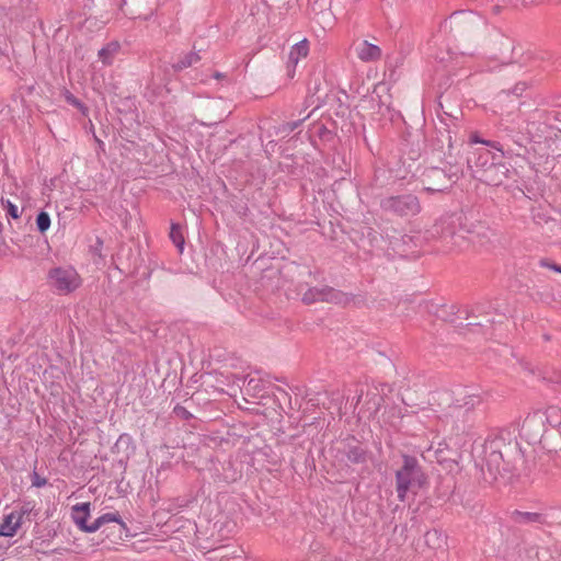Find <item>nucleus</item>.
<instances>
[{
    "instance_id": "nucleus-1",
    "label": "nucleus",
    "mask_w": 561,
    "mask_h": 561,
    "mask_svg": "<svg viewBox=\"0 0 561 561\" xmlns=\"http://www.w3.org/2000/svg\"><path fill=\"white\" fill-rule=\"evenodd\" d=\"M427 484V477L411 456H403L401 468L396 471V491L398 499L404 502L409 492L416 494L419 490Z\"/></svg>"
},
{
    "instance_id": "nucleus-2",
    "label": "nucleus",
    "mask_w": 561,
    "mask_h": 561,
    "mask_svg": "<svg viewBox=\"0 0 561 561\" xmlns=\"http://www.w3.org/2000/svg\"><path fill=\"white\" fill-rule=\"evenodd\" d=\"M494 149L496 152H493L490 149L477 150L474 152L477 156L476 165L484 168L491 160L492 163L490 168L485 170L484 180L489 184L500 185L507 178L508 169L502 163V159L504 157L503 150L497 146Z\"/></svg>"
},
{
    "instance_id": "nucleus-3",
    "label": "nucleus",
    "mask_w": 561,
    "mask_h": 561,
    "mask_svg": "<svg viewBox=\"0 0 561 561\" xmlns=\"http://www.w3.org/2000/svg\"><path fill=\"white\" fill-rule=\"evenodd\" d=\"M48 284L59 295H67L81 286L79 273L71 266H58L48 272Z\"/></svg>"
},
{
    "instance_id": "nucleus-4",
    "label": "nucleus",
    "mask_w": 561,
    "mask_h": 561,
    "mask_svg": "<svg viewBox=\"0 0 561 561\" xmlns=\"http://www.w3.org/2000/svg\"><path fill=\"white\" fill-rule=\"evenodd\" d=\"M465 219L466 218L462 214H453L445 216L440 218L439 221L436 224L437 232L440 234L442 238L454 237L461 230L471 232V230L465 226Z\"/></svg>"
},
{
    "instance_id": "nucleus-5",
    "label": "nucleus",
    "mask_w": 561,
    "mask_h": 561,
    "mask_svg": "<svg viewBox=\"0 0 561 561\" xmlns=\"http://www.w3.org/2000/svg\"><path fill=\"white\" fill-rule=\"evenodd\" d=\"M309 54V42L302 39L299 43L291 46L287 61V77L293 79L296 75V67L298 62L305 59Z\"/></svg>"
},
{
    "instance_id": "nucleus-6",
    "label": "nucleus",
    "mask_w": 561,
    "mask_h": 561,
    "mask_svg": "<svg viewBox=\"0 0 561 561\" xmlns=\"http://www.w3.org/2000/svg\"><path fill=\"white\" fill-rule=\"evenodd\" d=\"M26 510H15L8 514L0 524V536L12 537L20 528Z\"/></svg>"
},
{
    "instance_id": "nucleus-7",
    "label": "nucleus",
    "mask_w": 561,
    "mask_h": 561,
    "mask_svg": "<svg viewBox=\"0 0 561 561\" xmlns=\"http://www.w3.org/2000/svg\"><path fill=\"white\" fill-rule=\"evenodd\" d=\"M354 51L356 57L364 62H374L381 57L380 47L365 39L354 45Z\"/></svg>"
},
{
    "instance_id": "nucleus-8",
    "label": "nucleus",
    "mask_w": 561,
    "mask_h": 561,
    "mask_svg": "<svg viewBox=\"0 0 561 561\" xmlns=\"http://www.w3.org/2000/svg\"><path fill=\"white\" fill-rule=\"evenodd\" d=\"M91 515V504L87 503H78L71 507V518L73 523L78 526V528L84 533H93L91 525L87 524Z\"/></svg>"
},
{
    "instance_id": "nucleus-9",
    "label": "nucleus",
    "mask_w": 561,
    "mask_h": 561,
    "mask_svg": "<svg viewBox=\"0 0 561 561\" xmlns=\"http://www.w3.org/2000/svg\"><path fill=\"white\" fill-rule=\"evenodd\" d=\"M451 28L459 32H469L476 26V18L472 13L459 12L450 16Z\"/></svg>"
},
{
    "instance_id": "nucleus-10",
    "label": "nucleus",
    "mask_w": 561,
    "mask_h": 561,
    "mask_svg": "<svg viewBox=\"0 0 561 561\" xmlns=\"http://www.w3.org/2000/svg\"><path fill=\"white\" fill-rule=\"evenodd\" d=\"M119 48L121 46L117 42L108 43L106 46L99 50V59L102 61L103 65H112L115 56L119 51Z\"/></svg>"
},
{
    "instance_id": "nucleus-11",
    "label": "nucleus",
    "mask_w": 561,
    "mask_h": 561,
    "mask_svg": "<svg viewBox=\"0 0 561 561\" xmlns=\"http://www.w3.org/2000/svg\"><path fill=\"white\" fill-rule=\"evenodd\" d=\"M537 414L545 416L546 422L551 426H561V409L557 405H549Z\"/></svg>"
},
{
    "instance_id": "nucleus-12",
    "label": "nucleus",
    "mask_w": 561,
    "mask_h": 561,
    "mask_svg": "<svg viewBox=\"0 0 561 561\" xmlns=\"http://www.w3.org/2000/svg\"><path fill=\"white\" fill-rule=\"evenodd\" d=\"M118 523L119 524V530H122L123 528H125V524L121 520V517L118 514H115V513H107V514H104L100 517H98L92 524H91V528L94 531H96L98 529H100L103 525L107 524V523Z\"/></svg>"
},
{
    "instance_id": "nucleus-13",
    "label": "nucleus",
    "mask_w": 561,
    "mask_h": 561,
    "mask_svg": "<svg viewBox=\"0 0 561 561\" xmlns=\"http://www.w3.org/2000/svg\"><path fill=\"white\" fill-rule=\"evenodd\" d=\"M199 60V56L195 53H187L184 57H182L179 61L173 64V68L175 70H183L187 67H191L195 62Z\"/></svg>"
},
{
    "instance_id": "nucleus-14",
    "label": "nucleus",
    "mask_w": 561,
    "mask_h": 561,
    "mask_svg": "<svg viewBox=\"0 0 561 561\" xmlns=\"http://www.w3.org/2000/svg\"><path fill=\"white\" fill-rule=\"evenodd\" d=\"M170 238L173 241V243L180 249V251H182L184 245V237L182 234L180 226L172 225Z\"/></svg>"
},
{
    "instance_id": "nucleus-15",
    "label": "nucleus",
    "mask_w": 561,
    "mask_h": 561,
    "mask_svg": "<svg viewBox=\"0 0 561 561\" xmlns=\"http://www.w3.org/2000/svg\"><path fill=\"white\" fill-rule=\"evenodd\" d=\"M36 225L41 232H45L50 227V217L47 213L42 211L37 215Z\"/></svg>"
},
{
    "instance_id": "nucleus-16",
    "label": "nucleus",
    "mask_w": 561,
    "mask_h": 561,
    "mask_svg": "<svg viewBox=\"0 0 561 561\" xmlns=\"http://www.w3.org/2000/svg\"><path fill=\"white\" fill-rule=\"evenodd\" d=\"M208 553V561H236L233 558L225 554L220 549L209 551Z\"/></svg>"
},
{
    "instance_id": "nucleus-17",
    "label": "nucleus",
    "mask_w": 561,
    "mask_h": 561,
    "mask_svg": "<svg viewBox=\"0 0 561 561\" xmlns=\"http://www.w3.org/2000/svg\"><path fill=\"white\" fill-rule=\"evenodd\" d=\"M323 294L318 291V290H314V289H310L308 290L305 295H304V301L307 302V304H311L313 301H317V300H322L323 299Z\"/></svg>"
},
{
    "instance_id": "nucleus-18",
    "label": "nucleus",
    "mask_w": 561,
    "mask_h": 561,
    "mask_svg": "<svg viewBox=\"0 0 561 561\" xmlns=\"http://www.w3.org/2000/svg\"><path fill=\"white\" fill-rule=\"evenodd\" d=\"M7 213L14 219L20 218V211L18 206L12 204L10 201H7Z\"/></svg>"
},
{
    "instance_id": "nucleus-19",
    "label": "nucleus",
    "mask_w": 561,
    "mask_h": 561,
    "mask_svg": "<svg viewBox=\"0 0 561 561\" xmlns=\"http://www.w3.org/2000/svg\"><path fill=\"white\" fill-rule=\"evenodd\" d=\"M539 265H540L541 267H546V268L552 270V271L558 272V273L561 271V266H560V265L554 264V263H552V262H551V261H549V260H541V261L539 262Z\"/></svg>"
},
{
    "instance_id": "nucleus-20",
    "label": "nucleus",
    "mask_w": 561,
    "mask_h": 561,
    "mask_svg": "<svg viewBox=\"0 0 561 561\" xmlns=\"http://www.w3.org/2000/svg\"><path fill=\"white\" fill-rule=\"evenodd\" d=\"M47 483V480L41 477L38 473L34 472L32 476V484L36 488L44 486Z\"/></svg>"
},
{
    "instance_id": "nucleus-21",
    "label": "nucleus",
    "mask_w": 561,
    "mask_h": 561,
    "mask_svg": "<svg viewBox=\"0 0 561 561\" xmlns=\"http://www.w3.org/2000/svg\"><path fill=\"white\" fill-rule=\"evenodd\" d=\"M470 142L471 144H483V145H488L492 148H496V142H491V141H486V140H482L478 137L477 134H471L470 136Z\"/></svg>"
},
{
    "instance_id": "nucleus-22",
    "label": "nucleus",
    "mask_w": 561,
    "mask_h": 561,
    "mask_svg": "<svg viewBox=\"0 0 561 561\" xmlns=\"http://www.w3.org/2000/svg\"><path fill=\"white\" fill-rule=\"evenodd\" d=\"M500 458H501V454H499V453H492L490 455V461H492V460L496 461Z\"/></svg>"
},
{
    "instance_id": "nucleus-23",
    "label": "nucleus",
    "mask_w": 561,
    "mask_h": 561,
    "mask_svg": "<svg viewBox=\"0 0 561 561\" xmlns=\"http://www.w3.org/2000/svg\"><path fill=\"white\" fill-rule=\"evenodd\" d=\"M426 536H427V537H431V536H433V537H437V533H436V531H434L433 534L427 533V535H426Z\"/></svg>"
},
{
    "instance_id": "nucleus-24",
    "label": "nucleus",
    "mask_w": 561,
    "mask_h": 561,
    "mask_svg": "<svg viewBox=\"0 0 561 561\" xmlns=\"http://www.w3.org/2000/svg\"><path fill=\"white\" fill-rule=\"evenodd\" d=\"M533 2H534V0H530V1L523 0V3L526 4V5L527 4H531Z\"/></svg>"
},
{
    "instance_id": "nucleus-25",
    "label": "nucleus",
    "mask_w": 561,
    "mask_h": 561,
    "mask_svg": "<svg viewBox=\"0 0 561 561\" xmlns=\"http://www.w3.org/2000/svg\"><path fill=\"white\" fill-rule=\"evenodd\" d=\"M560 133H561V127L559 128Z\"/></svg>"
}]
</instances>
